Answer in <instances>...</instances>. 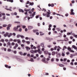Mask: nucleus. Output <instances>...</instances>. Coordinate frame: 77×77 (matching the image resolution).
Masks as SVG:
<instances>
[{"label":"nucleus","instance_id":"obj_1","mask_svg":"<svg viewBox=\"0 0 77 77\" xmlns=\"http://www.w3.org/2000/svg\"><path fill=\"white\" fill-rule=\"evenodd\" d=\"M12 35H14V36H15V35H16V34H15V33H13V34L10 33L9 35V33L7 32L4 35V37H7V36L8 38H10V37H11V36H12Z\"/></svg>","mask_w":77,"mask_h":77},{"label":"nucleus","instance_id":"obj_2","mask_svg":"<svg viewBox=\"0 0 77 77\" xmlns=\"http://www.w3.org/2000/svg\"><path fill=\"white\" fill-rule=\"evenodd\" d=\"M48 11H47V14H45L44 13H43V16H46V17H48H48H50V14H51V12H50V10H48Z\"/></svg>","mask_w":77,"mask_h":77},{"label":"nucleus","instance_id":"obj_3","mask_svg":"<svg viewBox=\"0 0 77 77\" xmlns=\"http://www.w3.org/2000/svg\"><path fill=\"white\" fill-rule=\"evenodd\" d=\"M13 41L15 42H17V43H18V44H20V43L21 42V41H20V39H14L13 40Z\"/></svg>","mask_w":77,"mask_h":77},{"label":"nucleus","instance_id":"obj_4","mask_svg":"<svg viewBox=\"0 0 77 77\" xmlns=\"http://www.w3.org/2000/svg\"><path fill=\"white\" fill-rule=\"evenodd\" d=\"M46 59L44 57L42 59V61L43 62H44V63H48V62L45 60Z\"/></svg>","mask_w":77,"mask_h":77},{"label":"nucleus","instance_id":"obj_5","mask_svg":"<svg viewBox=\"0 0 77 77\" xmlns=\"http://www.w3.org/2000/svg\"><path fill=\"white\" fill-rule=\"evenodd\" d=\"M28 30H31V29H33V27L32 26H28Z\"/></svg>","mask_w":77,"mask_h":77},{"label":"nucleus","instance_id":"obj_6","mask_svg":"<svg viewBox=\"0 0 77 77\" xmlns=\"http://www.w3.org/2000/svg\"><path fill=\"white\" fill-rule=\"evenodd\" d=\"M12 8V7H10L9 8V9H8L7 8H5V9H6V10H7V11H12V10H11V9Z\"/></svg>","mask_w":77,"mask_h":77},{"label":"nucleus","instance_id":"obj_7","mask_svg":"<svg viewBox=\"0 0 77 77\" xmlns=\"http://www.w3.org/2000/svg\"><path fill=\"white\" fill-rule=\"evenodd\" d=\"M5 66L6 68H11V66H9L7 64L5 65Z\"/></svg>","mask_w":77,"mask_h":77},{"label":"nucleus","instance_id":"obj_8","mask_svg":"<svg viewBox=\"0 0 77 77\" xmlns=\"http://www.w3.org/2000/svg\"><path fill=\"white\" fill-rule=\"evenodd\" d=\"M25 48H26L27 51H29V50H30V48L29 47L26 46L25 47Z\"/></svg>","mask_w":77,"mask_h":77},{"label":"nucleus","instance_id":"obj_9","mask_svg":"<svg viewBox=\"0 0 77 77\" xmlns=\"http://www.w3.org/2000/svg\"><path fill=\"white\" fill-rule=\"evenodd\" d=\"M58 65L59 66H60L61 67H64V65L62 64H58Z\"/></svg>","mask_w":77,"mask_h":77},{"label":"nucleus","instance_id":"obj_10","mask_svg":"<svg viewBox=\"0 0 77 77\" xmlns=\"http://www.w3.org/2000/svg\"><path fill=\"white\" fill-rule=\"evenodd\" d=\"M39 31L38 29H35V30H33V32L34 33H36V32H38Z\"/></svg>","mask_w":77,"mask_h":77},{"label":"nucleus","instance_id":"obj_11","mask_svg":"<svg viewBox=\"0 0 77 77\" xmlns=\"http://www.w3.org/2000/svg\"><path fill=\"white\" fill-rule=\"evenodd\" d=\"M7 2H11V3H13L14 2V0H7Z\"/></svg>","mask_w":77,"mask_h":77},{"label":"nucleus","instance_id":"obj_12","mask_svg":"<svg viewBox=\"0 0 77 77\" xmlns=\"http://www.w3.org/2000/svg\"><path fill=\"white\" fill-rule=\"evenodd\" d=\"M72 48L75 49V50H76L77 49V47L75 46V45H72Z\"/></svg>","mask_w":77,"mask_h":77},{"label":"nucleus","instance_id":"obj_13","mask_svg":"<svg viewBox=\"0 0 77 77\" xmlns=\"http://www.w3.org/2000/svg\"><path fill=\"white\" fill-rule=\"evenodd\" d=\"M61 56V55L60 54H58L57 56V57H60V56Z\"/></svg>","mask_w":77,"mask_h":77},{"label":"nucleus","instance_id":"obj_14","mask_svg":"<svg viewBox=\"0 0 77 77\" xmlns=\"http://www.w3.org/2000/svg\"><path fill=\"white\" fill-rule=\"evenodd\" d=\"M19 11L20 12H21L22 13L24 12V11H23V10H22V9H19Z\"/></svg>","mask_w":77,"mask_h":77},{"label":"nucleus","instance_id":"obj_15","mask_svg":"<svg viewBox=\"0 0 77 77\" xmlns=\"http://www.w3.org/2000/svg\"><path fill=\"white\" fill-rule=\"evenodd\" d=\"M61 56H63V57L65 56V53H64L63 52H62L61 54Z\"/></svg>","mask_w":77,"mask_h":77},{"label":"nucleus","instance_id":"obj_16","mask_svg":"<svg viewBox=\"0 0 77 77\" xmlns=\"http://www.w3.org/2000/svg\"><path fill=\"white\" fill-rule=\"evenodd\" d=\"M40 33L41 36H42V35H44V33H42V32H40Z\"/></svg>","mask_w":77,"mask_h":77},{"label":"nucleus","instance_id":"obj_17","mask_svg":"<svg viewBox=\"0 0 77 77\" xmlns=\"http://www.w3.org/2000/svg\"><path fill=\"white\" fill-rule=\"evenodd\" d=\"M44 53L45 54H47L48 53V51H45L44 52Z\"/></svg>","mask_w":77,"mask_h":77},{"label":"nucleus","instance_id":"obj_18","mask_svg":"<svg viewBox=\"0 0 77 77\" xmlns=\"http://www.w3.org/2000/svg\"><path fill=\"white\" fill-rule=\"evenodd\" d=\"M36 13V12H34L32 14V17H34V15H35V14Z\"/></svg>","mask_w":77,"mask_h":77},{"label":"nucleus","instance_id":"obj_19","mask_svg":"<svg viewBox=\"0 0 77 77\" xmlns=\"http://www.w3.org/2000/svg\"><path fill=\"white\" fill-rule=\"evenodd\" d=\"M75 14V13H74V12H70V15H74Z\"/></svg>","mask_w":77,"mask_h":77},{"label":"nucleus","instance_id":"obj_20","mask_svg":"<svg viewBox=\"0 0 77 77\" xmlns=\"http://www.w3.org/2000/svg\"><path fill=\"white\" fill-rule=\"evenodd\" d=\"M67 50H69V51H71V48H67Z\"/></svg>","mask_w":77,"mask_h":77},{"label":"nucleus","instance_id":"obj_21","mask_svg":"<svg viewBox=\"0 0 77 77\" xmlns=\"http://www.w3.org/2000/svg\"><path fill=\"white\" fill-rule=\"evenodd\" d=\"M20 36H21V35H18L17 36V38H20Z\"/></svg>","mask_w":77,"mask_h":77},{"label":"nucleus","instance_id":"obj_22","mask_svg":"<svg viewBox=\"0 0 77 77\" xmlns=\"http://www.w3.org/2000/svg\"><path fill=\"white\" fill-rule=\"evenodd\" d=\"M3 27H6L7 26V25L6 24H3L2 25Z\"/></svg>","mask_w":77,"mask_h":77},{"label":"nucleus","instance_id":"obj_23","mask_svg":"<svg viewBox=\"0 0 77 77\" xmlns=\"http://www.w3.org/2000/svg\"><path fill=\"white\" fill-rule=\"evenodd\" d=\"M40 15H37L36 17H35V18L36 19L38 18L39 17H40Z\"/></svg>","mask_w":77,"mask_h":77},{"label":"nucleus","instance_id":"obj_24","mask_svg":"<svg viewBox=\"0 0 77 77\" xmlns=\"http://www.w3.org/2000/svg\"><path fill=\"white\" fill-rule=\"evenodd\" d=\"M14 23H17V24H20V22H17H17H16V21H15V22H14Z\"/></svg>","mask_w":77,"mask_h":77},{"label":"nucleus","instance_id":"obj_25","mask_svg":"<svg viewBox=\"0 0 77 77\" xmlns=\"http://www.w3.org/2000/svg\"><path fill=\"white\" fill-rule=\"evenodd\" d=\"M19 53L20 54V55H23V53L21 51L19 52Z\"/></svg>","mask_w":77,"mask_h":77},{"label":"nucleus","instance_id":"obj_26","mask_svg":"<svg viewBox=\"0 0 77 77\" xmlns=\"http://www.w3.org/2000/svg\"><path fill=\"white\" fill-rule=\"evenodd\" d=\"M52 55H54L55 54V52L53 51L52 53Z\"/></svg>","mask_w":77,"mask_h":77},{"label":"nucleus","instance_id":"obj_27","mask_svg":"<svg viewBox=\"0 0 77 77\" xmlns=\"http://www.w3.org/2000/svg\"><path fill=\"white\" fill-rule=\"evenodd\" d=\"M34 3L33 2H30L29 3V5H31L32 6L33 5Z\"/></svg>","mask_w":77,"mask_h":77},{"label":"nucleus","instance_id":"obj_28","mask_svg":"<svg viewBox=\"0 0 77 77\" xmlns=\"http://www.w3.org/2000/svg\"><path fill=\"white\" fill-rule=\"evenodd\" d=\"M41 46H42V47H44V45L43 43L41 44Z\"/></svg>","mask_w":77,"mask_h":77},{"label":"nucleus","instance_id":"obj_29","mask_svg":"<svg viewBox=\"0 0 77 77\" xmlns=\"http://www.w3.org/2000/svg\"><path fill=\"white\" fill-rule=\"evenodd\" d=\"M10 29V27H9L8 26L7 27V30H9Z\"/></svg>","mask_w":77,"mask_h":77},{"label":"nucleus","instance_id":"obj_30","mask_svg":"<svg viewBox=\"0 0 77 77\" xmlns=\"http://www.w3.org/2000/svg\"><path fill=\"white\" fill-rule=\"evenodd\" d=\"M57 48V46H55V47L54 48V50H56Z\"/></svg>","mask_w":77,"mask_h":77},{"label":"nucleus","instance_id":"obj_31","mask_svg":"<svg viewBox=\"0 0 77 77\" xmlns=\"http://www.w3.org/2000/svg\"><path fill=\"white\" fill-rule=\"evenodd\" d=\"M26 43L28 44H30V42L29 41H26Z\"/></svg>","mask_w":77,"mask_h":77},{"label":"nucleus","instance_id":"obj_32","mask_svg":"<svg viewBox=\"0 0 77 77\" xmlns=\"http://www.w3.org/2000/svg\"><path fill=\"white\" fill-rule=\"evenodd\" d=\"M15 47H18V45L17 43L15 44Z\"/></svg>","mask_w":77,"mask_h":77},{"label":"nucleus","instance_id":"obj_33","mask_svg":"<svg viewBox=\"0 0 77 77\" xmlns=\"http://www.w3.org/2000/svg\"><path fill=\"white\" fill-rule=\"evenodd\" d=\"M71 33H72V32H71V33L68 32L67 33V35H71Z\"/></svg>","mask_w":77,"mask_h":77},{"label":"nucleus","instance_id":"obj_34","mask_svg":"<svg viewBox=\"0 0 77 77\" xmlns=\"http://www.w3.org/2000/svg\"><path fill=\"white\" fill-rule=\"evenodd\" d=\"M30 52H31V53H34V51H33V50H32L30 51Z\"/></svg>","mask_w":77,"mask_h":77},{"label":"nucleus","instance_id":"obj_35","mask_svg":"<svg viewBox=\"0 0 77 77\" xmlns=\"http://www.w3.org/2000/svg\"><path fill=\"white\" fill-rule=\"evenodd\" d=\"M7 45H11V43L10 42H8L7 43Z\"/></svg>","mask_w":77,"mask_h":77},{"label":"nucleus","instance_id":"obj_36","mask_svg":"<svg viewBox=\"0 0 77 77\" xmlns=\"http://www.w3.org/2000/svg\"><path fill=\"white\" fill-rule=\"evenodd\" d=\"M30 61H31V62H34L33 59V58H31L30 59Z\"/></svg>","mask_w":77,"mask_h":77},{"label":"nucleus","instance_id":"obj_37","mask_svg":"<svg viewBox=\"0 0 77 77\" xmlns=\"http://www.w3.org/2000/svg\"><path fill=\"white\" fill-rule=\"evenodd\" d=\"M21 38H22V39H23V38H24V36H23V35H20V37Z\"/></svg>","mask_w":77,"mask_h":77},{"label":"nucleus","instance_id":"obj_38","mask_svg":"<svg viewBox=\"0 0 77 77\" xmlns=\"http://www.w3.org/2000/svg\"><path fill=\"white\" fill-rule=\"evenodd\" d=\"M8 51H11V49H10V48H8Z\"/></svg>","mask_w":77,"mask_h":77},{"label":"nucleus","instance_id":"obj_39","mask_svg":"<svg viewBox=\"0 0 77 77\" xmlns=\"http://www.w3.org/2000/svg\"><path fill=\"white\" fill-rule=\"evenodd\" d=\"M54 6V4H52L51 5V7H53Z\"/></svg>","mask_w":77,"mask_h":77},{"label":"nucleus","instance_id":"obj_40","mask_svg":"<svg viewBox=\"0 0 77 77\" xmlns=\"http://www.w3.org/2000/svg\"><path fill=\"white\" fill-rule=\"evenodd\" d=\"M11 26H12V25L9 24L8 25V27H11Z\"/></svg>","mask_w":77,"mask_h":77},{"label":"nucleus","instance_id":"obj_41","mask_svg":"<svg viewBox=\"0 0 77 77\" xmlns=\"http://www.w3.org/2000/svg\"><path fill=\"white\" fill-rule=\"evenodd\" d=\"M11 45H15V43H14V42H13L11 43Z\"/></svg>","mask_w":77,"mask_h":77},{"label":"nucleus","instance_id":"obj_42","mask_svg":"<svg viewBox=\"0 0 77 77\" xmlns=\"http://www.w3.org/2000/svg\"><path fill=\"white\" fill-rule=\"evenodd\" d=\"M14 30H17L18 29L17 28V27H15L14 28Z\"/></svg>","mask_w":77,"mask_h":77},{"label":"nucleus","instance_id":"obj_43","mask_svg":"<svg viewBox=\"0 0 77 77\" xmlns=\"http://www.w3.org/2000/svg\"><path fill=\"white\" fill-rule=\"evenodd\" d=\"M24 11H30V10L29 9H27V10H26V9H25L24 10Z\"/></svg>","mask_w":77,"mask_h":77},{"label":"nucleus","instance_id":"obj_44","mask_svg":"<svg viewBox=\"0 0 77 77\" xmlns=\"http://www.w3.org/2000/svg\"><path fill=\"white\" fill-rule=\"evenodd\" d=\"M71 12H72L74 11V10L73 9H71L70 10Z\"/></svg>","mask_w":77,"mask_h":77},{"label":"nucleus","instance_id":"obj_45","mask_svg":"<svg viewBox=\"0 0 77 77\" xmlns=\"http://www.w3.org/2000/svg\"><path fill=\"white\" fill-rule=\"evenodd\" d=\"M17 29H18V28H20V26L19 25V26H17Z\"/></svg>","mask_w":77,"mask_h":77},{"label":"nucleus","instance_id":"obj_46","mask_svg":"<svg viewBox=\"0 0 77 77\" xmlns=\"http://www.w3.org/2000/svg\"><path fill=\"white\" fill-rule=\"evenodd\" d=\"M3 49H4V51H6V48H2Z\"/></svg>","mask_w":77,"mask_h":77},{"label":"nucleus","instance_id":"obj_47","mask_svg":"<svg viewBox=\"0 0 77 77\" xmlns=\"http://www.w3.org/2000/svg\"><path fill=\"white\" fill-rule=\"evenodd\" d=\"M54 61V58H53L52 59H51V61L53 62Z\"/></svg>","mask_w":77,"mask_h":77},{"label":"nucleus","instance_id":"obj_48","mask_svg":"<svg viewBox=\"0 0 77 77\" xmlns=\"http://www.w3.org/2000/svg\"><path fill=\"white\" fill-rule=\"evenodd\" d=\"M22 27H23V29H25V28L26 27V26H22Z\"/></svg>","mask_w":77,"mask_h":77},{"label":"nucleus","instance_id":"obj_49","mask_svg":"<svg viewBox=\"0 0 77 77\" xmlns=\"http://www.w3.org/2000/svg\"><path fill=\"white\" fill-rule=\"evenodd\" d=\"M48 54L49 56H51V54L50 53H48Z\"/></svg>","mask_w":77,"mask_h":77},{"label":"nucleus","instance_id":"obj_50","mask_svg":"<svg viewBox=\"0 0 77 77\" xmlns=\"http://www.w3.org/2000/svg\"><path fill=\"white\" fill-rule=\"evenodd\" d=\"M14 54H16V53H17V51H14Z\"/></svg>","mask_w":77,"mask_h":77},{"label":"nucleus","instance_id":"obj_51","mask_svg":"<svg viewBox=\"0 0 77 77\" xmlns=\"http://www.w3.org/2000/svg\"><path fill=\"white\" fill-rule=\"evenodd\" d=\"M42 11H44V12H46V10L45 9H44V8H43V10H42Z\"/></svg>","mask_w":77,"mask_h":77},{"label":"nucleus","instance_id":"obj_52","mask_svg":"<svg viewBox=\"0 0 77 77\" xmlns=\"http://www.w3.org/2000/svg\"><path fill=\"white\" fill-rule=\"evenodd\" d=\"M30 17H31V18H33V16H32V14H30Z\"/></svg>","mask_w":77,"mask_h":77},{"label":"nucleus","instance_id":"obj_53","mask_svg":"<svg viewBox=\"0 0 77 77\" xmlns=\"http://www.w3.org/2000/svg\"><path fill=\"white\" fill-rule=\"evenodd\" d=\"M19 32H21V31H22V29H21V28H20L19 29Z\"/></svg>","mask_w":77,"mask_h":77},{"label":"nucleus","instance_id":"obj_54","mask_svg":"<svg viewBox=\"0 0 77 77\" xmlns=\"http://www.w3.org/2000/svg\"><path fill=\"white\" fill-rule=\"evenodd\" d=\"M48 47L49 48H50V47H51V45H48Z\"/></svg>","mask_w":77,"mask_h":77},{"label":"nucleus","instance_id":"obj_55","mask_svg":"<svg viewBox=\"0 0 77 77\" xmlns=\"http://www.w3.org/2000/svg\"><path fill=\"white\" fill-rule=\"evenodd\" d=\"M53 44L54 45H56V43L55 42H53Z\"/></svg>","mask_w":77,"mask_h":77},{"label":"nucleus","instance_id":"obj_56","mask_svg":"<svg viewBox=\"0 0 77 77\" xmlns=\"http://www.w3.org/2000/svg\"><path fill=\"white\" fill-rule=\"evenodd\" d=\"M70 65H74V63H73V62H72L70 63Z\"/></svg>","mask_w":77,"mask_h":77},{"label":"nucleus","instance_id":"obj_57","mask_svg":"<svg viewBox=\"0 0 77 77\" xmlns=\"http://www.w3.org/2000/svg\"><path fill=\"white\" fill-rule=\"evenodd\" d=\"M66 60H67V59H66V58L64 59V62H65V61H66Z\"/></svg>","mask_w":77,"mask_h":77},{"label":"nucleus","instance_id":"obj_58","mask_svg":"<svg viewBox=\"0 0 77 77\" xmlns=\"http://www.w3.org/2000/svg\"><path fill=\"white\" fill-rule=\"evenodd\" d=\"M65 15L66 17H68V14H66Z\"/></svg>","mask_w":77,"mask_h":77},{"label":"nucleus","instance_id":"obj_59","mask_svg":"<svg viewBox=\"0 0 77 77\" xmlns=\"http://www.w3.org/2000/svg\"><path fill=\"white\" fill-rule=\"evenodd\" d=\"M48 27H50V28L51 27V24L49 25Z\"/></svg>","mask_w":77,"mask_h":77},{"label":"nucleus","instance_id":"obj_60","mask_svg":"<svg viewBox=\"0 0 77 77\" xmlns=\"http://www.w3.org/2000/svg\"><path fill=\"white\" fill-rule=\"evenodd\" d=\"M75 2L73 0V1H72V3H74Z\"/></svg>","mask_w":77,"mask_h":77},{"label":"nucleus","instance_id":"obj_61","mask_svg":"<svg viewBox=\"0 0 77 77\" xmlns=\"http://www.w3.org/2000/svg\"><path fill=\"white\" fill-rule=\"evenodd\" d=\"M30 3V2H29V1H28L27 2V3H26V4H29V3Z\"/></svg>","mask_w":77,"mask_h":77},{"label":"nucleus","instance_id":"obj_62","mask_svg":"<svg viewBox=\"0 0 77 77\" xmlns=\"http://www.w3.org/2000/svg\"><path fill=\"white\" fill-rule=\"evenodd\" d=\"M22 42H23V43H24V42H25V40H23Z\"/></svg>","mask_w":77,"mask_h":77},{"label":"nucleus","instance_id":"obj_63","mask_svg":"<svg viewBox=\"0 0 77 77\" xmlns=\"http://www.w3.org/2000/svg\"><path fill=\"white\" fill-rule=\"evenodd\" d=\"M74 37H75V38H77V35H74Z\"/></svg>","mask_w":77,"mask_h":77},{"label":"nucleus","instance_id":"obj_64","mask_svg":"<svg viewBox=\"0 0 77 77\" xmlns=\"http://www.w3.org/2000/svg\"><path fill=\"white\" fill-rule=\"evenodd\" d=\"M1 42H4V39H2L1 40Z\"/></svg>","mask_w":77,"mask_h":77}]
</instances>
